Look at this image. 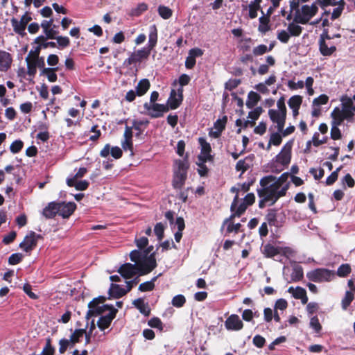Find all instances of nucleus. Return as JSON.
<instances>
[{
  "instance_id": "18",
  "label": "nucleus",
  "mask_w": 355,
  "mask_h": 355,
  "mask_svg": "<svg viewBox=\"0 0 355 355\" xmlns=\"http://www.w3.org/2000/svg\"><path fill=\"white\" fill-rule=\"evenodd\" d=\"M89 310L86 313L87 319H89L93 316H97L103 314L105 311H110L114 307L112 304H103L100 306L99 304H96V306H88Z\"/></svg>"
},
{
  "instance_id": "31",
  "label": "nucleus",
  "mask_w": 355,
  "mask_h": 355,
  "mask_svg": "<svg viewBox=\"0 0 355 355\" xmlns=\"http://www.w3.org/2000/svg\"><path fill=\"white\" fill-rule=\"evenodd\" d=\"M261 100V96L256 92L251 91L248 94V99L245 105L248 108H252L257 105L258 101Z\"/></svg>"
},
{
  "instance_id": "3",
  "label": "nucleus",
  "mask_w": 355,
  "mask_h": 355,
  "mask_svg": "<svg viewBox=\"0 0 355 355\" xmlns=\"http://www.w3.org/2000/svg\"><path fill=\"white\" fill-rule=\"evenodd\" d=\"M335 276V272L327 268H316L306 272V277L313 282H330Z\"/></svg>"
},
{
  "instance_id": "33",
  "label": "nucleus",
  "mask_w": 355,
  "mask_h": 355,
  "mask_svg": "<svg viewBox=\"0 0 355 355\" xmlns=\"http://www.w3.org/2000/svg\"><path fill=\"white\" fill-rule=\"evenodd\" d=\"M85 333H86V329H77L73 331L69 338L71 347L80 343V338L84 336Z\"/></svg>"
},
{
  "instance_id": "14",
  "label": "nucleus",
  "mask_w": 355,
  "mask_h": 355,
  "mask_svg": "<svg viewBox=\"0 0 355 355\" xmlns=\"http://www.w3.org/2000/svg\"><path fill=\"white\" fill-rule=\"evenodd\" d=\"M292 144L287 143L282 147V151L276 155V162L284 166H288L291 159Z\"/></svg>"
},
{
  "instance_id": "6",
  "label": "nucleus",
  "mask_w": 355,
  "mask_h": 355,
  "mask_svg": "<svg viewBox=\"0 0 355 355\" xmlns=\"http://www.w3.org/2000/svg\"><path fill=\"white\" fill-rule=\"evenodd\" d=\"M288 175L289 174L288 173H282L278 179L276 178L275 181L271 182L268 188L261 189V195H263V193H269L272 198L282 184L288 180Z\"/></svg>"
},
{
  "instance_id": "57",
  "label": "nucleus",
  "mask_w": 355,
  "mask_h": 355,
  "mask_svg": "<svg viewBox=\"0 0 355 355\" xmlns=\"http://www.w3.org/2000/svg\"><path fill=\"white\" fill-rule=\"evenodd\" d=\"M268 52V47L266 44H259L252 49V54L254 56L263 55L264 53Z\"/></svg>"
},
{
  "instance_id": "9",
  "label": "nucleus",
  "mask_w": 355,
  "mask_h": 355,
  "mask_svg": "<svg viewBox=\"0 0 355 355\" xmlns=\"http://www.w3.org/2000/svg\"><path fill=\"white\" fill-rule=\"evenodd\" d=\"M313 17L309 5L302 6L301 10H297L294 15V22L306 24Z\"/></svg>"
},
{
  "instance_id": "8",
  "label": "nucleus",
  "mask_w": 355,
  "mask_h": 355,
  "mask_svg": "<svg viewBox=\"0 0 355 355\" xmlns=\"http://www.w3.org/2000/svg\"><path fill=\"white\" fill-rule=\"evenodd\" d=\"M31 16H30L27 12L21 17L19 21L17 19L13 17L11 19V23L14 31L20 35H24L26 33V26L31 21Z\"/></svg>"
},
{
  "instance_id": "12",
  "label": "nucleus",
  "mask_w": 355,
  "mask_h": 355,
  "mask_svg": "<svg viewBox=\"0 0 355 355\" xmlns=\"http://www.w3.org/2000/svg\"><path fill=\"white\" fill-rule=\"evenodd\" d=\"M76 209V205L74 202H58V215L62 218H69Z\"/></svg>"
},
{
  "instance_id": "52",
  "label": "nucleus",
  "mask_w": 355,
  "mask_h": 355,
  "mask_svg": "<svg viewBox=\"0 0 355 355\" xmlns=\"http://www.w3.org/2000/svg\"><path fill=\"white\" fill-rule=\"evenodd\" d=\"M343 168V166L338 167L335 171L332 172L331 175H329L326 179L325 183L327 186H331L332 184L336 182L338 180V173L340 169Z\"/></svg>"
},
{
  "instance_id": "38",
  "label": "nucleus",
  "mask_w": 355,
  "mask_h": 355,
  "mask_svg": "<svg viewBox=\"0 0 355 355\" xmlns=\"http://www.w3.org/2000/svg\"><path fill=\"white\" fill-rule=\"evenodd\" d=\"M149 124V121L148 119L146 120H133L132 125L133 128L135 130H136L137 132L135 134V137H139L140 134L143 132L141 130V125H145L146 127L148 126Z\"/></svg>"
},
{
  "instance_id": "11",
  "label": "nucleus",
  "mask_w": 355,
  "mask_h": 355,
  "mask_svg": "<svg viewBox=\"0 0 355 355\" xmlns=\"http://www.w3.org/2000/svg\"><path fill=\"white\" fill-rule=\"evenodd\" d=\"M225 327L228 331H239L243 329L244 323L236 314H232L228 316L225 322Z\"/></svg>"
},
{
  "instance_id": "56",
  "label": "nucleus",
  "mask_w": 355,
  "mask_h": 355,
  "mask_svg": "<svg viewBox=\"0 0 355 355\" xmlns=\"http://www.w3.org/2000/svg\"><path fill=\"white\" fill-rule=\"evenodd\" d=\"M276 180V176L272 175L263 176L260 180V185L262 187L261 189L268 188L270 184Z\"/></svg>"
},
{
  "instance_id": "13",
  "label": "nucleus",
  "mask_w": 355,
  "mask_h": 355,
  "mask_svg": "<svg viewBox=\"0 0 355 355\" xmlns=\"http://www.w3.org/2000/svg\"><path fill=\"white\" fill-rule=\"evenodd\" d=\"M268 114L271 121L277 124L278 131L282 132L286 123L287 114H282L281 112H278L276 110H269Z\"/></svg>"
},
{
  "instance_id": "28",
  "label": "nucleus",
  "mask_w": 355,
  "mask_h": 355,
  "mask_svg": "<svg viewBox=\"0 0 355 355\" xmlns=\"http://www.w3.org/2000/svg\"><path fill=\"white\" fill-rule=\"evenodd\" d=\"M331 117L332 119L331 124L339 126L343 123V114L341 112V110H340L338 107H334L331 113Z\"/></svg>"
},
{
  "instance_id": "61",
  "label": "nucleus",
  "mask_w": 355,
  "mask_h": 355,
  "mask_svg": "<svg viewBox=\"0 0 355 355\" xmlns=\"http://www.w3.org/2000/svg\"><path fill=\"white\" fill-rule=\"evenodd\" d=\"M288 189V183H287L285 186L282 187V189H279L277 192L275 193L274 198H272V202L270 205H273L274 203L277 202L280 197L284 196L286 194L287 190Z\"/></svg>"
},
{
  "instance_id": "19",
  "label": "nucleus",
  "mask_w": 355,
  "mask_h": 355,
  "mask_svg": "<svg viewBox=\"0 0 355 355\" xmlns=\"http://www.w3.org/2000/svg\"><path fill=\"white\" fill-rule=\"evenodd\" d=\"M12 57L10 53L0 50V71H6L11 67Z\"/></svg>"
},
{
  "instance_id": "51",
  "label": "nucleus",
  "mask_w": 355,
  "mask_h": 355,
  "mask_svg": "<svg viewBox=\"0 0 355 355\" xmlns=\"http://www.w3.org/2000/svg\"><path fill=\"white\" fill-rule=\"evenodd\" d=\"M186 302V298L183 295H178L172 298V305L176 308L183 307Z\"/></svg>"
},
{
  "instance_id": "17",
  "label": "nucleus",
  "mask_w": 355,
  "mask_h": 355,
  "mask_svg": "<svg viewBox=\"0 0 355 355\" xmlns=\"http://www.w3.org/2000/svg\"><path fill=\"white\" fill-rule=\"evenodd\" d=\"M120 275L125 278L130 279L137 275V268L135 263H123L117 270Z\"/></svg>"
},
{
  "instance_id": "45",
  "label": "nucleus",
  "mask_w": 355,
  "mask_h": 355,
  "mask_svg": "<svg viewBox=\"0 0 355 355\" xmlns=\"http://www.w3.org/2000/svg\"><path fill=\"white\" fill-rule=\"evenodd\" d=\"M354 299V295L351 291H347L344 298L342 300L343 309L346 310L349 307L351 302Z\"/></svg>"
},
{
  "instance_id": "2",
  "label": "nucleus",
  "mask_w": 355,
  "mask_h": 355,
  "mask_svg": "<svg viewBox=\"0 0 355 355\" xmlns=\"http://www.w3.org/2000/svg\"><path fill=\"white\" fill-rule=\"evenodd\" d=\"M137 268V275L143 276L149 274L157 266L155 252H153L148 257L139 258V260L134 261Z\"/></svg>"
},
{
  "instance_id": "7",
  "label": "nucleus",
  "mask_w": 355,
  "mask_h": 355,
  "mask_svg": "<svg viewBox=\"0 0 355 355\" xmlns=\"http://www.w3.org/2000/svg\"><path fill=\"white\" fill-rule=\"evenodd\" d=\"M183 92V87H179L178 92L175 89L171 90L166 104V106L168 107V110L169 109H176L182 104L184 99Z\"/></svg>"
},
{
  "instance_id": "34",
  "label": "nucleus",
  "mask_w": 355,
  "mask_h": 355,
  "mask_svg": "<svg viewBox=\"0 0 355 355\" xmlns=\"http://www.w3.org/2000/svg\"><path fill=\"white\" fill-rule=\"evenodd\" d=\"M298 23L292 22L288 24L287 31L289 33L290 36L299 37L303 30L302 26Z\"/></svg>"
},
{
  "instance_id": "39",
  "label": "nucleus",
  "mask_w": 355,
  "mask_h": 355,
  "mask_svg": "<svg viewBox=\"0 0 355 355\" xmlns=\"http://www.w3.org/2000/svg\"><path fill=\"white\" fill-rule=\"evenodd\" d=\"M175 165L178 168L175 170V172H180V173H185L187 175V171L189 168V164L187 160L177 159L175 161Z\"/></svg>"
},
{
  "instance_id": "5",
  "label": "nucleus",
  "mask_w": 355,
  "mask_h": 355,
  "mask_svg": "<svg viewBox=\"0 0 355 355\" xmlns=\"http://www.w3.org/2000/svg\"><path fill=\"white\" fill-rule=\"evenodd\" d=\"M144 107L147 111V114L153 119L162 117L164 113L168 112V107L164 104L145 103Z\"/></svg>"
},
{
  "instance_id": "55",
  "label": "nucleus",
  "mask_w": 355,
  "mask_h": 355,
  "mask_svg": "<svg viewBox=\"0 0 355 355\" xmlns=\"http://www.w3.org/2000/svg\"><path fill=\"white\" fill-rule=\"evenodd\" d=\"M23 147H24L23 141H21L20 139H17V140H15L12 141V143L11 144V145L10 146V150L12 153L15 154V153H18L19 152H20L21 150V149L23 148Z\"/></svg>"
},
{
  "instance_id": "60",
  "label": "nucleus",
  "mask_w": 355,
  "mask_h": 355,
  "mask_svg": "<svg viewBox=\"0 0 355 355\" xmlns=\"http://www.w3.org/2000/svg\"><path fill=\"white\" fill-rule=\"evenodd\" d=\"M263 108L261 106L257 107L254 110L248 113V118L251 119L256 123L257 119L259 118L260 114L263 112Z\"/></svg>"
},
{
  "instance_id": "21",
  "label": "nucleus",
  "mask_w": 355,
  "mask_h": 355,
  "mask_svg": "<svg viewBox=\"0 0 355 355\" xmlns=\"http://www.w3.org/2000/svg\"><path fill=\"white\" fill-rule=\"evenodd\" d=\"M153 249V245L151 246H146L144 249L143 251H141L140 250H133L130 252L129 257L131 261H137L139 260V258H141V256L143 257H148L151 253L152 250Z\"/></svg>"
},
{
  "instance_id": "40",
  "label": "nucleus",
  "mask_w": 355,
  "mask_h": 355,
  "mask_svg": "<svg viewBox=\"0 0 355 355\" xmlns=\"http://www.w3.org/2000/svg\"><path fill=\"white\" fill-rule=\"evenodd\" d=\"M157 277H153L150 281L141 283L139 286V290L141 292L151 291L155 288V282L157 280Z\"/></svg>"
},
{
  "instance_id": "62",
  "label": "nucleus",
  "mask_w": 355,
  "mask_h": 355,
  "mask_svg": "<svg viewBox=\"0 0 355 355\" xmlns=\"http://www.w3.org/2000/svg\"><path fill=\"white\" fill-rule=\"evenodd\" d=\"M329 101V97L327 94H320L318 98H315L313 101V106H319L321 105H325Z\"/></svg>"
},
{
  "instance_id": "10",
  "label": "nucleus",
  "mask_w": 355,
  "mask_h": 355,
  "mask_svg": "<svg viewBox=\"0 0 355 355\" xmlns=\"http://www.w3.org/2000/svg\"><path fill=\"white\" fill-rule=\"evenodd\" d=\"M198 143L201 146V153L198 155V159L202 162L212 161L214 159V157L210 154L211 152L210 144L203 137H200L198 139Z\"/></svg>"
},
{
  "instance_id": "64",
  "label": "nucleus",
  "mask_w": 355,
  "mask_h": 355,
  "mask_svg": "<svg viewBox=\"0 0 355 355\" xmlns=\"http://www.w3.org/2000/svg\"><path fill=\"white\" fill-rule=\"evenodd\" d=\"M310 326L317 333H319L322 330V325L319 322L317 316H313L311 318Z\"/></svg>"
},
{
  "instance_id": "36",
  "label": "nucleus",
  "mask_w": 355,
  "mask_h": 355,
  "mask_svg": "<svg viewBox=\"0 0 355 355\" xmlns=\"http://www.w3.org/2000/svg\"><path fill=\"white\" fill-rule=\"evenodd\" d=\"M259 25L258 26V31L261 33H266L270 31V19L269 17H266L264 15V12L263 13V16L260 17L259 19Z\"/></svg>"
},
{
  "instance_id": "27",
  "label": "nucleus",
  "mask_w": 355,
  "mask_h": 355,
  "mask_svg": "<svg viewBox=\"0 0 355 355\" xmlns=\"http://www.w3.org/2000/svg\"><path fill=\"white\" fill-rule=\"evenodd\" d=\"M150 87V84L148 78L141 79L135 87L137 96H142V95L146 93Z\"/></svg>"
},
{
  "instance_id": "26",
  "label": "nucleus",
  "mask_w": 355,
  "mask_h": 355,
  "mask_svg": "<svg viewBox=\"0 0 355 355\" xmlns=\"http://www.w3.org/2000/svg\"><path fill=\"white\" fill-rule=\"evenodd\" d=\"M318 49L320 54L323 56H331L337 51L334 45L328 47L326 42H318Z\"/></svg>"
},
{
  "instance_id": "46",
  "label": "nucleus",
  "mask_w": 355,
  "mask_h": 355,
  "mask_svg": "<svg viewBox=\"0 0 355 355\" xmlns=\"http://www.w3.org/2000/svg\"><path fill=\"white\" fill-rule=\"evenodd\" d=\"M55 352V347H53L51 344V339L48 338L46 340V344L42 352V355H53Z\"/></svg>"
},
{
  "instance_id": "23",
  "label": "nucleus",
  "mask_w": 355,
  "mask_h": 355,
  "mask_svg": "<svg viewBox=\"0 0 355 355\" xmlns=\"http://www.w3.org/2000/svg\"><path fill=\"white\" fill-rule=\"evenodd\" d=\"M128 293L126 289L123 288L119 284H110L109 294L110 297L114 298H120Z\"/></svg>"
},
{
  "instance_id": "35",
  "label": "nucleus",
  "mask_w": 355,
  "mask_h": 355,
  "mask_svg": "<svg viewBox=\"0 0 355 355\" xmlns=\"http://www.w3.org/2000/svg\"><path fill=\"white\" fill-rule=\"evenodd\" d=\"M251 155H248L243 159H239L236 164L235 168L236 171H241V173H245L250 167V165L248 164V160H251Z\"/></svg>"
},
{
  "instance_id": "58",
  "label": "nucleus",
  "mask_w": 355,
  "mask_h": 355,
  "mask_svg": "<svg viewBox=\"0 0 355 355\" xmlns=\"http://www.w3.org/2000/svg\"><path fill=\"white\" fill-rule=\"evenodd\" d=\"M148 324L151 328H156L162 330L163 329V324L158 317H153L148 321Z\"/></svg>"
},
{
  "instance_id": "16",
  "label": "nucleus",
  "mask_w": 355,
  "mask_h": 355,
  "mask_svg": "<svg viewBox=\"0 0 355 355\" xmlns=\"http://www.w3.org/2000/svg\"><path fill=\"white\" fill-rule=\"evenodd\" d=\"M118 310L115 308L112 309L110 311L107 315L101 316L98 318L97 325L98 326V329L101 331H104L105 329L109 328L110 324L112 323L114 318L117 315Z\"/></svg>"
},
{
  "instance_id": "29",
  "label": "nucleus",
  "mask_w": 355,
  "mask_h": 355,
  "mask_svg": "<svg viewBox=\"0 0 355 355\" xmlns=\"http://www.w3.org/2000/svg\"><path fill=\"white\" fill-rule=\"evenodd\" d=\"M304 277L303 268L300 265L295 264L293 267V271L291 272V282H300Z\"/></svg>"
},
{
  "instance_id": "43",
  "label": "nucleus",
  "mask_w": 355,
  "mask_h": 355,
  "mask_svg": "<svg viewBox=\"0 0 355 355\" xmlns=\"http://www.w3.org/2000/svg\"><path fill=\"white\" fill-rule=\"evenodd\" d=\"M158 12L160 17L165 19H169L173 16V10L164 5L159 6Z\"/></svg>"
},
{
  "instance_id": "49",
  "label": "nucleus",
  "mask_w": 355,
  "mask_h": 355,
  "mask_svg": "<svg viewBox=\"0 0 355 355\" xmlns=\"http://www.w3.org/2000/svg\"><path fill=\"white\" fill-rule=\"evenodd\" d=\"M261 189H257V192L258 196L261 198H263V199H261V200H260L259 201V207L263 209L266 206V202H268V201H270V200L272 201V198L270 196L269 193H263V195H261Z\"/></svg>"
},
{
  "instance_id": "32",
  "label": "nucleus",
  "mask_w": 355,
  "mask_h": 355,
  "mask_svg": "<svg viewBox=\"0 0 355 355\" xmlns=\"http://www.w3.org/2000/svg\"><path fill=\"white\" fill-rule=\"evenodd\" d=\"M277 209H269L268 214L266 216V219L268 221L270 226L279 227V223L277 219Z\"/></svg>"
},
{
  "instance_id": "59",
  "label": "nucleus",
  "mask_w": 355,
  "mask_h": 355,
  "mask_svg": "<svg viewBox=\"0 0 355 355\" xmlns=\"http://www.w3.org/2000/svg\"><path fill=\"white\" fill-rule=\"evenodd\" d=\"M59 352L63 354L66 352L69 347H71L70 340L67 338H61L59 341Z\"/></svg>"
},
{
  "instance_id": "15",
  "label": "nucleus",
  "mask_w": 355,
  "mask_h": 355,
  "mask_svg": "<svg viewBox=\"0 0 355 355\" xmlns=\"http://www.w3.org/2000/svg\"><path fill=\"white\" fill-rule=\"evenodd\" d=\"M101 157L106 158L110 154L111 156L116 159H120L123 156V150L119 146L111 147L110 144H107L104 146L99 153Z\"/></svg>"
},
{
  "instance_id": "50",
  "label": "nucleus",
  "mask_w": 355,
  "mask_h": 355,
  "mask_svg": "<svg viewBox=\"0 0 355 355\" xmlns=\"http://www.w3.org/2000/svg\"><path fill=\"white\" fill-rule=\"evenodd\" d=\"M351 272L350 264L343 263L337 269V275L339 277H347Z\"/></svg>"
},
{
  "instance_id": "20",
  "label": "nucleus",
  "mask_w": 355,
  "mask_h": 355,
  "mask_svg": "<svg viewBox=\"0 0 355 355\" xmlns=\"http://www.w3.org/2000/svg\"><path fill=\"white\" fill-rule=\"evenodd\" d=\"M42 214L46 219L55 218L57 214H58V202H49L48 205L43 209Z\"/></svg>"
},
{
  "instance_id": "22",
  "label": "nucleus",
  "mask_w": 355,
  "mask_h": 355,
  "mask_svg": "<svg viewBox=\"0 0 355 355\" xmlns=\"http://www.w3.org/2000/svg\"><path fill=\"white\" fill-rule=\"evenodd\" d=\"M132 304L144 316H149L150 315L151 310L148 306V304L146 303L143 298H137L132 302Z\"/></svg>"
},
{
  "instance_id": "47",
  "label": "nucleus",
  "mask_w": 355,
  "mask_h": 355,
  "mask_svg": "<svg viewBox=\"0 0 355 355\" xmlns=\"http://www.w3.org/2000/svg\"><path fill=\"white\" fill-rule=\"evenodd\" d=\"M249 8V17L251 19L256 18L257 16V11L261 10L263 13V10L261 9V5H257L251 1L248 6Z\"/></svg>"
},
{
  "instance_id": "25",
  "label": "nucleus",
  "mask_w": 355,
  "mask_h": 355,
  "mask_svg": "<svg viewBox=\"0 0 355 355\" xmlns=\"http://www.w3.org/2000/svg\"><path fill=\"white\" fill-rule=\"evenodd\" d=\"M187 179V175H186L184 173H180V172L174 171L172 180V186L175 189H181L183 187Z\"/></svg>"
},
{
  "instance_id": "53",
  "label": "nucleus",
  "mask_w": 355,
  "mask_h": 355,
  "mask_svg": "<svg viewBox=\"0 0 355 355\" xmlns=\"http://www.w3.org/2000/svg\"><path fill=\"white\" fill-rule=\"evenodd\" d=\"M227 121V115H224L222 119H218L215 121L214 123V128H216V130L222 132L225 128Z\"/></svg>"
},
{
  "instance_id": "24",
  "label": "nucleus",
  "mask_w": 355,
  "mask_h": 355,
  "mask_svg": "<svg viewBox=\"0 0 355 355\" xmlns=\"http://www.w3.org/2000/svg\"><path fill=\"white\" fill-rule=\"evenodd\" d=\"M262 253L264 257L272 258L281 254V248L275 247L272 245V244L268 243L264 245Z\"/></svg>"
},
{
  "instance_id": "37",
  "label": "nucleus",
  "mask_w": 355,
  "mask_h": 355,
  "mask_svg": "<svg viewBox=\"0 0 355 355\" xmlns=\"http://www.w3.org/2000/svg\"><path fill=\"white\" fill-rule=\"evenodd\" d=\"M56 71L58 68H44L41 74H45L49 83H55L58 79Z\"/></svg>"
},
{
  "instance_id": "41",
  "label": "nucleus",
  "mask_w": 355,
  "mask_h": 355,
  "mask_svg": "<svg viewBox=\"0 0 355 355\" xmlns=\"http://www.w3.org/2000/svg\"><path fill=\"white\" fill-rule=\"evenodd\" d=\"M27 64V73L30 76H35L37 73V66L35 60L26 58H25Z\"/></svg>"
},
{
  "instance_id": "44",
  "label": "nucleus",
  "mask_w": 355,
  "mask_h": 355,
  "mask_svg": "<svg viewBox=\"0 0 355 355\" xmlns=\"http://www.w3.org/2000/svg\"><path fill=\"white\" fill-rule=\"evenodd\" d=\"M148 9V5L146 3H139L136 8H133L130 11V15L133 17H138L141 15L142 12L146 11Z\"/></svg>"
},
{
  "instance_id": "54",
  "label": "nucleus",
  "mask_w": 355,
  "mask_h": 355,
  "mask_svg": "<svg viewBox=\"0 0 355 355\" xmlns=\"http://www.w3.org/2000/svg\"><path fill=\"white\" fill-rule=\"evenodd\" d=\"M330 137L334 140L340 139L342 138V132L338 125L331 124Z\"/></svg>"
},
{
  "instance_id": "63",
  "label": "nucleus",
  "mask_w": 355,
  "mask_h": 355,
  "mask_svg": "<svg viewBox=\"0 0 355 355\" xmlns=\"http://www.w3.org/2000/svg\"><path fill=\"white\" fill-rule=\"evenodd\" d=\"M24 258V255L20 253H15L10 255L8 257V263L11 265H15L20 263Z\"/></svg>"
},
{
  "instance_id": "42",
  "label": "nucleus",
  "mask_w": 355,
  "mask_h": 355,
  "mask_svg": "<svg viewBox=\"0 0 355 355\" xmlns=\"http://www.w3.org/2000/svg\"><path fill=\"white\" fill-rule=\"evenodd\" d=\"M302 100L303 98L301 96L295 94L288 100V105L290 108L300 107V105L302 103Z\"/></svg>"
},
{
  "instance_id": "4",
  "label": "nucleus",
  "mask_w": 355,
  "mask_h": 355,
  "mask_svg": "<svg viewBox=\"0 0 355 355\" xmlns=\"http://www.w3.org/2000/svg\"><path fill=\"white\" fill-rule=\"evenodd\" d=\"M43 238L42 235L37 234L31 230L28 234L25 236L24 241L19 244V247L26 253H31L37 246V240L43 239Z\"/></svg>"
},
{
  "instance_id": "1",
  "label": "nucleus",
  "mask_w": 355,
  "mask_h": 355,
  "mask_svg": "<svg viewBox=\"0 0 355 355\" xmlns=\"http://www.w3.org/2000/svg\"><path fill=\"white\" fill-rule=\"evenodd\" d=\"M158 40V32L155 24L150 26L149 28V34H148V40L147 46L137 51L132 52L130 53L128 58L124 60L123 64L125 67H129L130 65L137 63L141 62L144 59H148L149 55H150L151 51L155 47Z\"/></svg>"
},
{
  "instance_id": "30",
  "label": "nucleus",
  "mask_w": 355,
  "mask_h": 355,
  "mask_svg": "<svg viewBox=\"0 0 355 355\" xmlns=\"http://www.w3.org/2000/svg\"><path fill=\"white\" fill-rule=\"evenodd\" d=\"M352 105V101L351 100H349L347 103L343 104V109L341 110V112L343 113L344 120H351L353 119L354 112H353Z\"/></svg>"
},
{
  "instance_id": "48",
  "label": "nucleus",
  "mask_w": 355,
  "mask_h": 355,
  "mask_svg": "<svg viewBox=\"0 0 355 355\" xmlns=\"http://www.w3.org/2000/svg\"><path fill=\"white\" fill-rule=\"evenodd\" d=\"M165 226L161 222L155 224L154 227V233L157 236L159 241H162L164 236Z\"/></svg>"
}]
</instances>
